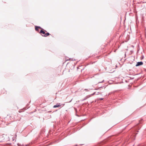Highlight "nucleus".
<instances>
[{
  "label": "nucleus",
  "mask_w": 146,
  "mask_h": 146,
  "mask_svg": "<svg viewBox=\"0 0 146 146\" xmlns=\"http://www.w3.org/2000/svg\"><path fill=\"white\" fill-rule=\"evenodd\" d=\"M64 104H61L60 103H57L56 105H54L53 106L54 108H56L57 107H59L62 106H64Z\"/></svg>",
  "instance_id": "obj_1"
},
{
  "label": "nucleus",
  "mask_w": 146,
  "mask_h": 146,
  "mask_svg": "<svg viewBox=\"0 0 146 146\" xmlns=\"http://www.w3.org/2000/svg\"><path fill=\"white\" fill-rule=\"evenodd\" d=\"M143 63L141 61L137 62L136 64L135 65L136 66H139L143 64Z\"/></svg>",
  "instance_id": "obj_2"
},
{
  "label": "nucleus",
  "mask_w": 146,
  "mask_h": 146,
  "mask_svg": "<svg viewBox=\"0 0 146 146\" xmlns=\"http://www.w3.org/2000/svg\"><path fill=\"white\" fill-rule=\"evenodd\" d=\"M41 29L42 28L40 26H35V30L38 32H39V31L38 29Z\"/></svg>",
  "instance_id": "obj_3"
},
{
  "label": "nucleus",
  "mask_w": 146,
  "mask_h": 146,
  "mask_svg": "<svg viewBox=\"0 0 146 146\" xmlns=\"http://www.w3.org/2000/svg\"><path fill=\"white\" fill-rule=\"evenodd\" d=\"M43 29L42 28L41 29V30H40V31L39 32V33L41 34H45V32L43 30Z\"/></svg>",
  "instance_id": "obj_4"
},
{
  "label": "nucleus",
  "mask_w": 146,
  "mask_h": 146,
  "mask_svg": "<svg viewBox=\"0 0 146 146\" xmlns=\"http://www.w3.org/2000/svg\"><path fill=\"white\" fill-rule=\"evenodd\" d=\"M50 35V34L48 33H45V34L44 35H43L42 34H41V35L44 37H47L48 36Z\"/></svg>",
  "instance_id": "obj_5"
},
{
  "label": "nucleus",
  "mask_w": 146,
  "mask_h": 146,
  "mask_svg": "<svg viewBox=\"0 0 146 146\" xmlns=\"http://www.w3.org/2000/svg\"><path fill=\"white\" fill-rule=\"evenodd\" d=\"M90 97H91V95H88V96H86L84 98V99H83L82 100V101H84L85 100H86V99H88V98H90Z\"/></svg>",
  "instance_id": "obj_6"
},
{
  "label": "nucleus",
  "mask_w": 146,
  "mask_h": 146,
  "mask_svg": "<svg viewBox=\"0 0 146 146\" xmlns=\"http://www.w3.org/2000/svg\"><path fill=\"white\" fill-rule=\"evenodd\" d=\"M21 118L20 117L19 118L15 119V120L16 121H19L21 120Z\"/></svg>",
  "instance_id": "obj_7"
},
{
  "label": "nucleus",
  "mask_w": 146,
  "mask_h": 146,
  "mask_svg": "<svg viewBox=\"0 0 146 146\" xmlns=\"http://www.w3.org/2000/svg\"><path fill=\"white\" fill-rule=\"evenodd\" d=\"M95 93H96V92H94L92 94H91V95H91V96H93L95 94Z\"/></svg>",
  "instance_id": "obj_8"
},
{
  "label": "nucleus",
  "mask_w": 146,
  "mask_h": 146,
  "mask_svg": "<svg viewBox=\"0 0 146 146\" xmlns=\"http://www.w3.org/2000/svg\"><path fill=\"white\" fill-rule=\"evenodd\" d=\"M104 80H103L102 82H98L99 83H102L103 82H104Z\"/></svg>",
  "instance_id": "obj_9"
},
{
  "label": "nucleus",
  "mask_w": 146,
  "mask_h": 146,
  "mask_svg": "<svg viewBox=\"0 0 146 146\" xmlns=\"http://www.w3.org/2000/svg\"><path fill=\"white\" fill-rule=\"evenodd\" d=\"M103 99V98H101L100 99V100H102Z\"/></svg>",
  "instance_id": "obj_10"
},
{
  "label": "nucleus",
  "mask_w": 146,
  "mask_h": 146,
  "mask_svg": "<svg viewBox=\"0 0 146 146\" xmlns=\"http://www.w3.org/2000/svg\"><path fill=\"white\" fill-rule=\"evenodd\" d=\"M85 90L86 91H88L87 90L88 89H85Z\"/></svg>",
  "instance_id": "obj_11"
},
{
  "label": "nucleus",
  "mask_w": 146,
  "mask_h": 146,
  "mask_svg": "<svg viewBox=\"0 0 146 146\" xmlns=\"http://www.w3.org/2000/svg\"><path fill=\"white\" fill-rule=\"evenodd\" d=\"M99 93V92H98V94H98Z\"/></svg>",
  "instance_id": "obj_12"
},
{
  "label": "nucleus",
  "mask_w": 146,
  "mask_h": 146,
  "mask_svg": "<svg viewBox=\"0 0 146 146\" xmlns=\"http://www.w3.org/2000/svg\"><path fill=\"white\" fill-rule=\"evenodd\" d=\"M71 58H70V59L69 60H71Z\"/></svg>",
  "instance_id": "obj_13"
}]
</instances>
